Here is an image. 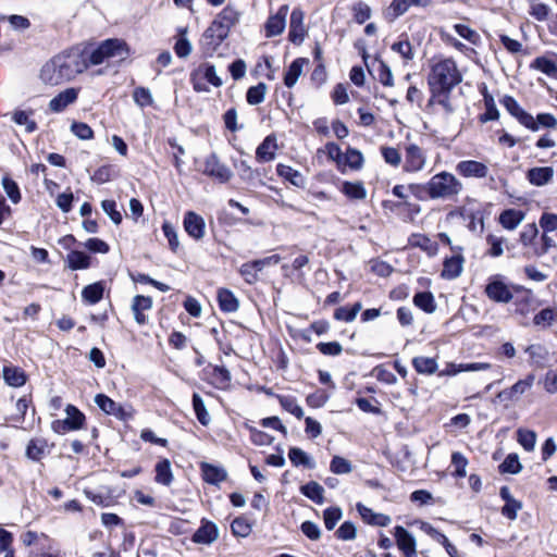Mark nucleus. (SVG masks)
Wrapping results in <instances>:
<instances>
[{"label":"nucleus","mask_w":557,"mask_h":557,"mask_svg":"<svg viewBox=\"0 0 557 557\" xmlns=\"http://www.w3.org/2000/svg\"><path fill=\"white\" fill-rule=\"evenodd\" d=\"M173 481V474L171 470V462L168 459H163L156 465V482L170 485Z\"/></svg>","instance_id":"obj_37"},{"label":"nucleus","mask_w":557,"mask_h":557,"mask_svg":"<svg viewBox=\"0 0 557 557\" xmlns=\"http://www.w3.org/2000/svg\"><path fill=\"white\" fill-rule=\"evenodd\" d=\"M461 81L462 75L456 62L450 58L435 60L428 76L430 89L451 90Z\"/></svg>","instance_id":"obj_4"},{"label":"nucleus","mask_w":557,"mask_h":557,"mask_svg":"<svg viewBox=\"0 0 557 557\" xmlns=\"http://www.w3.org/2000/svg\"><path fill=\"white\" fill-rule=\"evenodd\" d=\"M213 383L219 388H224L230 385L232 376L230 371L223 366L212 367Z\"/></svg>","instance_id":"obj_49"},{"label":"nucleus","mask_w":557,"mask_h":557,"mask_svg":"<svg viewBox=\"0 0 557 557\" xmlns=\"http://www.w3.org/2000/svg\"><path fill=\"white\" fill-rule=\"evenodd\" d=\"M152 307V300L150 297L138 295L133 299L132 311L136 322L140 325L147 322L145 311L150 310Z\"/></svg>","instance_id":"obj_25"},{"label":"nucleus","mask_w":557,"mask_h":557,"mask_svg":"<svg viewBox=\"0 0 557 557\" xmlns=\"http://www.w3.org/2000/svg\"><path fill=\"white\" fill-rule=\"evenodd\" d=\"M519 444L527 450L532 451L536 443V434L531 430L519 429L517 431Z\"/></svg>","instance_id":"obj_55"},{"label":"nucleus","mask_w":557,"mask_h":557,"mask_svg":"<svg viewBox=\"0 0 557 557\" xmlns=\"http://www.w3.org/2000/svg\"><path fill=\"white\" fill-rule=\"evenodd\" d=\"M554 176V169L552 166H537L528 171L527 177L534 186H544L548 184Z\"/></svg>","instance_id":"obj_24"},{"label":"nucleus","mask_w":557,"mask_h":557,"mask_svg":"<svg viewBox=\"0 0 557 557\" xmlns=\"http://www.w3.org/2000/svg\"><path fill=\"white\" fill-rule=\"evenodd\" d=\"M276 172L280 176L289 181L295 186L299 187L302 186L305 183L302 175L297 170H294L292 166L285 164H277Z\"/></svg>","instance_id":"obj_41"},{"label":"nucleus","mask_w":557,"mask_h":557,"mask_svg":"<svg viewBox=\"0 0 557 557\" xmlns=\"http://www.w3.org/2000/svg\"><path fill=\"white\" fill-rule=\"evenodd\" d=\"M394 536L398 548L406 557H418L414 537L401 525L394 529Z\"/></svg>","instance_id":"obj_18"},{"label":"nucleus","mask_w":557,"mask_h":557,"mask_svg":"<svg viewBox=\"0 0 557 557\" xmlns=\"http://www.w3.org/2000/svg\"><path fill=\"white\" fill-rule=\"evenodd\" d=\"M4 381L13 387H20L25 384L26 377L23 371L17 368L5 367L3 369Z\"/></svg>","instance_id":"obj_45"},{"label":"nucleus","mask_w":557,"mask_h":557,"mask_svg":"<svg viewBox=\"0 0 557 557\" xmlns=\"http://www.w3.org/2000/svg\"><path fill=\"white\" fill-rule=\"evenodd\" d=\"M534 380L533 374H529L525 379L519 380L511 387L500 391L497 394L498 400L506 406L518 401L520 397L532 387Z\"/></svg>","instance_id":"obj_8"},{"label":"nucleus","mask_w":557,"mask_h":557,"mask_svg":"<svg viewBox=\"0 0 557 557\" xmlns=\"http://www.w3.org/2000/svg\"><path fill=\"white\" fill-rule=\"evenodd\" d=\"M193 407H194V410H195L198 421L202 425H208L210 423L211 418H210V414H209V412L205 406V403L199 394L195 393L193 395Z\"/></svg>","instance_id":"obj_52"},{"label":"nucleus","mask_w":557,"mask_h":557,"mask_svg":"<svg viewBox=\"0 0 557 557\" xmlns=\"http://www.w3.org/2000/svg\"><path fill=\"white\" fill-rule=\"evenodd\" d=\"M454 256L446 258L443 263L442 277L446 280L457 278L463 269L465 258L462 257V247H451Z\"/></svg>","instance_id":"obj_12"},{"label":"nucleus","mask_w":557,"mask_h":557,"mask_svg":"<svg viewBox=\"0 0 557 557\" xmlns=\"http://www.w3.org/2000/svg\"><path fill=\"white\" fill-rule=\"evenodd\" d=\"M219 537V529L215 523L207 520L201 521V525L193 535V542L197 544L209 545Z\"/></svg>","instance_id":"obj_19"},{"label":"nucleus","mask_w":557,"mask_h":557,"mask_svg":"<svg viewBox=\"0 0 557 557\" xmlns=\"http://www.w3.org/2000/svg\"><path fill=\"white\" fill-rule=\"evenodd\" d=\"M2 187L13 203H17L21 200L20 188L12 178L4 176L2 178Z\"/></svg>","instance_id":"obj_61"},{"label":"nucleus","mask_w":557,"mask_h":557,"mask_svg":"<svg viewBox=\"0 0 557 557\" xmlns=\"http://www.w3.org/2000/svg\"><path fill=\"white\" fill-rule=\"evenodd\" d=\"M103 290V285L100 282L89 284L82 290V297L86 302L94 305L102 299Z\"/></svg>","instance_id":"obj_34"},{"label":"nucleus","mask_w":557,"mask_h":557,"mask_svg":"<svg viewBox=\"0 0 557 557\" xmlns=\"http://www.w3.org/2000/svg\"><path fill=\"white\" fill-rule=\"evenodd\" d=\"M351 11L354 14V20L358 24H363L366 21H368L371 17V8L364 3L363 1H358L354 3L351 7Z\"/></svg>","instance_id":"obj_56"},{"label":"nucleus","mask_w":557,"mask_h":557,"mask_svg":"<svg viewBox=\"0 0 557 557\" xmlns=\"http://www.w3.org/2000/svg\"><path fill=\"white\" fill-rule=\"evenodd\" d=\"M242 17V12L233 4H227L216 14L210 26L205 32V37L220 45L225 40L231 29L236 26Z\"/></svg>","instance_id":"obj_5"},{"label":"nucleus","mask_w":557,"mask_h":557,"mask_svg":"<svg viewBox=\"0 0 557 557\" xmlns=\"http://www.w3.org/2000/svg\"><path fill=\"white\" fill-rule=\"evenodd\" d=\"M186 29L181 30V37L174 45V51L178 58H186L191 52V44L185 38Z\"/></svg>","instance_id":"obj_63"},{"label":"nucleus","mask_w":557,"mask_h":557,"mask_svg":"<svg viewBox=\"0 0 557 557\" xmlns=\"http://www.w3.org/2000/svg\"><path fill=\"white\" fill-rule=\"evenodd\" d=\"M343 512L339 507L326 508L323 512V520L327 530H333L337 522L342 519Z\"/></svg>","instance_id":"obj_58"},{"label":"nucleus","mask_w":557,"mask_h":557,"mask_svg":"<svg viewBox=\"0 0 557 557\" xmlns=\"http://www.w3.org/2000/svg\"><path fill=\"white\" fill-rule=\"evenodd\" d=\"M550 8L540 2L539 0H529V14L539 22H544L548 18Z\"/></svg>","instance_id":"obj_43"},{"label":"nucleus","mask_w":557,"mask_h":557,"mask_svg":"<svg viewBox=\"0 0 557 557\" xmlns=\"http://www.w3.org/2000/svg\"><path fill=\"white\" fill-rule=\"evenodd\" d=\"M268 87L264 83H259L256 86H251L246 94L247 102L251 106L263 102L265 98Z\"/></svg>","instance_id":"obj_51"},{"label":"nucleus","mask_w":557,"mask_h":557,"mask_svg":"<svg viewBox=\"0 0 557 557\" xmlns=\"http://www.w3.org/2000/svg\"><path fill=\"white\" fill-rule=\"evenodd\" d=\"M330 470L335 474H347L352 471V467L349 460L341 456H334L330 465Z\"/></svg>","instance_id":"obj_60"},{"label":"nucleus","mask_w":557,"mask_h":557,"mask_svg":"<svg viewBox=\"0 0 557 557\" xmlns=\"http://www.w3.org/2000/svg\"><path fill=\"white\" fill-rule=\"evenodd\" d=\"M521 463L516 454L508 455L505 460L499 465L502 473L517 474L521 471Z\"/></svg>","instance_id":"obj_57"},{"label":"nucleus","mask_w":557,"mask_h":557,"mask_svg":"<svg viewBox=\"0 0 557 557\" xmlns=\"http://www.w3.org/2000/svg\"><path fill=\"white\" fill-rule=\"evenodd\" d=\"M502 103L507 111L519 121L520 124L532 132H537V123H535L533 115L524 111L515 98L506 96L502 100Z\"/></svg>","instance_id":"obj_11"},{"label":"nucleus","mask_w":557,"mask_h":557,"mask_svg":"<svg viewBox=\"0 0 557 557\" xmlns=\"http://www.w3.org/2000/svg\"><path fill=\"white\" fill-rule=\"evenodd\" d=\"M361 309V302H356L351 307H339L334 312V319L344 322H352Z\"/></svg>","instance_id":"obj_40"},{"label":"nucleus","mask_w":557,"mask_h":557,"mask_svg":"<svg viewBox=\"0 0 557 557\" xmlns=\"http://www.w3.org/2000/svg\"><path fill=\"white\" fill-rule=\"evenodd\" d=\"M352 170H359L363 165V156L362 153L354 148H348L346 153L343 154V161Z\"/></svg>","instance_id":"obj_54"},{"label":"nucleus","mask_w":557,"mask_h":557,"mask_svg":"<svg viewBox=\"0 0 557 557\" xmlns=\"http://www.w3.org/2000/svg\"><path fill=\"white\" fill-rule=\"evenodd\" d=\"M202 173L218 180L220 183H226L232 177V171L220 162L215 153L209 154L203 162Z\"/></svg>","instance_id":"obj_9"},{"label":"nucleus","mask_w":557,"mask_h":557,"mask_svg":"<svg viewBox=\"0 0 557 557\" xmlns=\"http://www.w3.org/2000/svg\"><path fill=\"white\" fill-rule=\"evenodd\" d=\"M96 405L107 414L127 421L133 418V408L131 406H122L104 394H98L95 397Z\"/></svg>","instance_id":"obj_7"},{"label":"nucleus","mask_w":557,"mask_h":557,"mask_svg":"<svg viewBox=\"0 0 557 557\" xmlns=\"http://www.w3.org/2000/svg\"><path fill=\"white\" fill-rule=\"evenodd\" d=\"M288 5H282L275 14L269 16L264 29L268 38L281 35L286 25V16L288 14Z\"/></svg>","instance_id":"obj_15"},{"label":"nucleus","mask_w":557,"mask_h":557,"mask_svg":"<svg viewBox=\"0 0 557 557\" xmlns=\"http://www.w3.org/2000/svg\"><path fill=\"white\" fill-rule=\"evenodd\" d=\"M65 263L72 271L86 270L91 264V258L81 250H71L66 255Z\"/></svg>","instance_id":"obj_26"},{"label":"nucleus","mask_w":557,"mask_h":557,"mask_svg":"<svg viewBox=\"0 0 557 557\" xmlns=\"http://www.w3.org/2000/svg\"><path fill=\"white\" fill-rule=\"evenodd\" d=\"M78 88H66L53 97L48 104L49 111L52 113L63 112L70 104L74 103L78 98Z\"/></svg>","instance_id":"obj_16"},{"label":"nucleus","mask_w":557,"mask_h":557,"mask_svg":"<svg viewBox=\"0 0 557 557\" xmlns=\"http://www.w3.org/2000/svg\"><path fill=\"white\" fill-rule=\"evenodd\" d=\"M277 144L273 135L267 136L256 150V158L259 162L272 161L276 156Z\"/></svg>","instance_id":"obj_23"},{"label":"nucleus","mask_w":557,"mask_h":557,"mask_svg":"<svg viewBox=\"0 0 557 557\" xmlns=\"http://www.w3.org/2000/svg\"><path fill=\"white\" fill-rule=\"evenodd\" d=\"M487 297L496 302H509L512 299V293L509 286L498 276L491 278L485 287Z\"/></svg>","instance_id":"obj_14"},{"label":"nucleus","mask_w":557,"mask_h":557,"mask_svg":"<svg viewBox=\"0 0 557 557\" xmlns=\"http://www.w3.org/2000/svg\"><path fill=\"white\" fill-rule=\"evenodd\" d=\"M88 69V61L79 48L62 51L48 60L40 70V79L45 85L58 86L74 79Z\"/></svg>","instance_id":"obj_1"},{"label":"nucleus","mask_w":557,"mask_h":557,"mask_svg":"<svg viewBox=\"0 0 557 557\" xmlns=\"http://www.w3.org/2000/svg\"><path fill=\"white\" fill-rule=\"evenodd\" d=\"M458 173L465 177L483 178L487 175V166L475 160L460 161L456 166Z\"/></svg>","instance_id":"obj_21"},{"label":"nucleus","mask_w":557,"mask_h":557,"mask_svg":"<svg viewBox=\"0 0 557 557\" xmlns=\"http://www.w3.org/2000/svg\"><path fill=\"white\" fill-rule=\"evenodd\" d=\"M342 191L350 199L361 200L367 197V190L360 182H345Z\"/></svg>","instance_id":"obj_44"},{"label":"nucleus","mask_w":557,"mask_h":557,"mask_svg":"<svg viewBox=\"0 0 557 557\" xmlns=\"http://www.w3.org/2000/svg\"><path fill=\"white\" fill-rule=\"evenodd\" d=\"M451 465L455 467V476L465 478L467 475L466 468L468 466V459L461 453H453Z\"/></svg>","instance_id":"obj_62"},{"label":"nucleus","mask_w":557,"mask_h":557,"mask_svg":"<svg viewBox=\"0 0 557 557\" xmlns=\"http://www.w3.org/2000/svg\"><path fill=\"white\" fill-rule=\"evenodd\" d=\"M308 61L304 58H298L292 62L284 75V84L286 87L292 88L297 83L302 74L304 65Z\"/></svg>","instance_id":"obj_31"},{"label":"nucleus","mask_w":557,"mask_h":557,"mask_svg":"<svg viewBox=\"0 0 557 557\" xmlns=\"http://www.w3.org/2000/svg\"><path fill=\"white\" fill-rule=\"evenodd\" d=\"M133 99L136 104L141 108L151 106L153 103V98L148 88L137 87L133 91Z\"/></svg>","instance_id":"obj_59"},{"label":"nucleus","mask_w":557,"mask_h":557,"mask_svg":"<svg viewBox=\"0 0 557 557\" xmlns=\"http://www.w3.org/2000/svg\"><path fill=\"white\" fill-rule=\"evenodd\" d=\"M245 428L250 433V440L255 445L258 446H269L273 443L274 437L261 430H258L257 428L246 423Z\"/></svg>","instance_id":"obj_47"},{"label":"nucleus","mask_w":557,"mask_h":557,"mask_svg":"<svg viewBox=\"0 0 557 557\" xmlns=\"http://www.w3.org/2000/svg\"><path fill=\"white\" fill-rule=\"evenodd\" d=\"M412 366L420 374H433L437 370V362L431 357H416L412 360Z\"/></svg>","instance_id":"obj_35"},{"label":"nucleus","mask_w":557,"mask_h":557,"mask_svg":"<svg viewBox=\"0 0 557 557\" xmlns=\"http://www.w3.org/2000/svg\"><path fill=\"white\" fill-rule=\"evenodd\" d=\"M84 52L86 61L89 65H99L103 62L115 61L121 62L129 54L127 44L117 38L106 39L92 49H81Z\"/></svg>","instance_id":"obj_3"},{"label":"nucleus","mask_w":557,"mask_h":557,"mask_svg":"<svg viewBox=\"0 0 557 557\" xmlns=\"http://www.w3.org/2000/svg\"><path fill=\"white\" fill-rule=\"evenodd\" d=\"M261 271L262 270L257 260H253L251 262H246L239 269L240 275L244 277L245 282L248 284L257 283L259 280L258 273Z\"/></svg>","instance_id":"obj_39"},{"label":"nucleus","mask_w":557,"mask_h":557,"mask_svg":"<svg viewBox=\"0 0 557 557\" xmlns=\"http://www.w3.org/2000/svg\"><path fill=\"white\" fill-rule=\"evenodd\" d=\"M532 69H535L550 77H557V63L546 57H539L536 58L532 64Z\"/></svg>","instance_id":"obj_38"},{"label":"nucleus","mask_w":557,"mask_h":557,"mask_svg":"<svg viewBox=\"0 0 557 557\" xmlns=\"http://www.w3.org/2000/svg\"><path fill=\"white\" fill-rule=\"evenodd\" d=\"M409 244L412 247H419L425 251L429 256H436L438 252L437 243L430 239L428 236L422 234H413L409 238Z\"/></svg>","instance_id":"obj_30"},{"label":"nucleus","mask_w":557,"mask_h":557,"mask_svg":"<svg viewBox=\"0 0 557 557\" xmlns=\"http://www.w3.org/2000/svg\"><path fill=\"white\" fill-rule=\"evenodd\" d=\"M485 240L487 245L486 255L493 258L503 256L507 243L505 237L498 236L496 234H487Z\"/></svg>","instance_id":"obj_32"},{"label":"nucleus","mask_w":557,"mask_h":557,"mask_svg":"<svg viewBox=\"0 0 557 557\" xmlns=\"http://www.w3.org/2000/svg\"><path fill=\"white\" fill-rule=\"evenodd\" d=\"M392 50L399 53L405 61H410L414 58L412 46L408 40L394 42Z\"/></svg>","instance_id":"obj_64"},{"label":"nucleus","mask_w":557,"mask_h":557,"mask_svg":"<svg viewBox=\"0 0 557 557\" xmlns=\"http://www.w3.org/2000/svg\"><path fill=\"white\" fill-rule=\"evenodd\" d=\"M305 36L304 13L301 10L295 9L290 14L289 40L294 44H301Z\"/></svg>","instance_id":"obj_20"},{"label":"nucleus","mask_w":557,"mask_h":557,"mask_svg":"<svg viewBox=\"0 0 557 557\" xmlns=\"http://www.w3.org/2000/svg\"><path fill=\"white\" fill-rule=\"evenodd\" d=\"M34 110L16 109L11 113V120L21 126H25L27 133H34L37 129V123L33 119Z\"/></svg>","instance_id":"obj_28"},{"label":"nucleus","mask_w":557,"mask_h":557,"mask_svg":"<svg viewBox=\"0 0 557 557\" xmlns=\"http://www.w3.org/2000/svg\"><path fill=\"white\" fill-rule=\"evenodd\" d=\"M301 493L317 504H323L324 488L317 482H309L301 486Z\"/></svg>","instance_id":"obj_46"},{"label":"nucleus","mask_w":557,"mask_h":557,"mask_svg":"<svg viewBox=\"0 0 557 557\" xmlns=\"http://www.w3.org/2000/svg\"><path fill=\"white\" fill-rule=\"evenodd\" d=\"M66 418L64 420H57L52 423V429L57 433H66L69 431L79 430L84 426L85 416L73 405H67L65 408Z\"/></svg>","instance_id":"obj_6"},{"label":"nucleus","mask_w":557,"mask_h":557,"mask_svg":"<svg viewBox=\"0 0 557 557\" xmlns=\"http://www.w3.org/2000/svg\"><path fill=\"white\" fill-rule=\"evenodd\" d=\"M525 213L518 209H506L498 216V223L507 231L516 230L524 220Z\"/></svg>","instance_id":"obj_22"},{"label":"nucleus","mask_w":557,"mask_h":557,"mask_svg":"<svg viewBox=\"0 0 557 557\" xmlns=\"http://www.w3.org/2000/svg\"><path fill=\"white\" fill-rule=\"evenodd\" d=\"M557 320V311L552 308H545L536 313L533 323L536 326L549 327Z\"/></svg>","instance_id":"obj_50"},{"label":"nucleus","mask_w":557,"mask_h":557,"mask_svg":"<svg viewBox=\"0 0 557 557\" xmlns=\"http://www.w3.org/2000/svg\"><path fill=\"white\" fill-rule=\"evenodd\" d=\"M218 301L220 309L224 312H235L239 308V301L236 296L227 288L218 290Z\"/></svg>","instance_id":"obj_29"},{"label":"nucleus","mask_w":557,"mask_h":557,"mask_svg":"<svg viewBox=\"0 0 557 557\" xmlns=\"http://www.w3.org/2000/svg\"><path fill=\"white\" fill-rule=\"evenodd\" d=\"M434 0H393L391 8L397 16L405 14L411 7L426 8Z\"/></svg>","instance_id":"obj_33"},{"label":"nucleus","mask_w":557,"mask_h":557,"mask_svg":"<svg viewBox=\"0 0 557 557\" xmlns=\"http://www.w3.org/2000/svg\"><path fill=\"white\" fill-rule=\"evenodd\" d=\"M413 304L428 313H432L436 309L434 297L430 292H421L414 295Z\"/></svg>","instance_id":"obj_42"},{"label":"nucleus","mask_w":557,"mask_h":557,"mask_svg":"<svg viewBox=\"0 0 557 557\" xmlns=\"http://www.w3.org/2000/svg\"><path fill=\"white\" fill-rule=\"evenodd\" d=\"M203 480L209 484L218 485L227 478V472L222 467H216L207 462L201 463Z\"/></svg>","instance_id":"obj_27"},{"label":"nucleus","mask_w":557,"mask_h":557,"mask_svg":"<svg viewBox=\"0 0 557 557\" xmlns=\"http://www.w3.org/2000/svg\"><path fill=\"white\" fill-rule=\"evenodd\" d=\"M196 75L202 76L215 87H220L223 84L222 79L216 74L215 66L209 63L201 64L196 70Z\"/></svg>","instance_id":"obj_48"},{"label":"nucleus","mask_w":557,"mask_h":557,"mask_svg":"<svg viewBox=\"0 0 557 557\" xmlns=\"http://www.w3.org/2000/svg\"><path fill=\"white\" fill-rule=\"evenodd\" d=\"M408 188L414 193L422 189L431 199L450 200L456 198L462 190L461 182L451 173L443 171L433 175L424 185H409Z\"/></svg>","instance_id":"obj_2"},{"label":"nucleus","mask_w":557,"mask_h":557,"mask_svg":"<svg viewBox=\"0 0 557 557\" xmlns=\"http://www.w3.org/2000/svg\"><path fill=\"white\" fill-rule=\"evenodd\" d=\"M186 233L196 240L203 238L206 233V223L202 216L194 211H187L183 221Z\"/></svg>","instance_id":"obj_17"},{"label":"nucleus","mask_w":557,"mask_h":557,"mask_svg":"<svg viewBox=\"0 0 557 557\" xmlns=\"http://www.w3.org/2000/svg\"><path fill=\"white\" fill-rule=\"evenodd\" d=\"M280 405L289 413L294 414L297 419L304 417V410L298 405L297 400L293 396H277Z\"/></svg>","instance_id":"obj_53"},{"label":"nucleus","mask_w":557,"mask_h":557,"mask_svg":"<svg viewBox=\"0 0 557 557\" xmlns=\"http://www.w3.org/2000/svg\"><path fill=\"white\" fill-rule=\"evenodd\" d=\"M426 156L423 150L416 144L406 147L404 171L407 173H417L424 169Z\"/></svg>","instance_id":"obj_10"},{"label":"nucleus","mask_w":557,"mask_h":557,"mask_svg":"<svg viewBox=\"0 0 557 557\" xmlns=\"http://www.w3.org/2000/svg\"><path fill=\"white\" fill-rule=\"evenodd\" d=\"M431 98L429 100L428 107L434 113H438L442 110L446 116L450 115L454 112V106L450 101V91L446 89H430Z\"/></svg>","instance_id":"obj_13"},{"label":"nucleus","mask_w":557,"mask_h":557,"mask_svg":"<svg viewBox=\"0 0 557 557\" xmlns=\"http://www.w3.org/2000/svg\"><path fill=\"white\" fill-rule=\"evenodd\" d=\"M288 458L295 467L304 466L306 468L313 469L315 466L314 461L307 455V453L298 447H292L289 449Z\"/></svg>","instance_id":"obj_36"}]
</instances>
